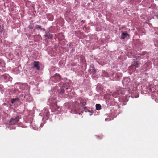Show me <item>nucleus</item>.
<instances>
[{
	"mask_svg": "<svg viewBox=\"0 0 158 158\" xmlns=\"http://www.w3.org/2000/svg\"><path fill=\"white\" fill-rule=\"evenodd\" d=\"M49 102L52 104H53L51 106V108L53 111H55L59 108V107H58L56 104V101L54 98H50L49 99Z\"/></svg>",
	"mask_w": 158,
	"mask_h": 158,
	"instance_id": "1",
	"label": "nucleus"
},
{
	"mask_svg": "<svg viewBox=\"0 0 158 158\" xmlns=\"http://www.w3.org/2000/svg\"><path fill=\"white\" fill-rule=\"evenodd\" d=\"M90 70L93 73H94L96 72V69H91Z\"/></svg>",
	"mask_w": 158,
	"mask_h": 158,
	"instance_id": "16",
	"label": "nucleus"
},
{
	"mask_svg": "<svg viewBox=\"0 0 158 158\" xmlns=\"http://www.w3.org/2000/svg\"><path fill=\"white\" fill-rule=\"evenodd\" d=\"M66 89L67 90V92H70L71 91V89L69 88H66Z\"/></svg>",
	"mask_w": 158,
	"mask_h": 158,
	"instance_id": "18",
	"label": "nucleus"
},
{
	"mask_svg": "<svg viewBox=\"0 0 158 158\" xmlns=\"http://www.w3.org/2000/svg\"><path fill=\"white\" fill-rule=\"evenodd\" d=\"M61 77L58 74H56L51 78V80L54 82H59L60 80Z\"/></svg>",
	"mask_w": 158,
	"mask_h": 158,
	"instance_id": "4",
	"label": "nucleus"
},
{
	"mask_svg": "<svg viewBox=\"0 0 158 158\" xmlns=\"http://www.w3.org/2000/svg\"><path fill=\"white\" fill-rule=\"evenodd\" d=\"M42 113L44 117H46L48 118L49 115V112L48 109H44L42 110Z\"/></svg>",
	"mask_w": 158,
	"mask_h": 158,
	"instance_id": "6",
	"label": "nucleus"
},
{
	"mask_svg": "<svg viewBox=\"0 0 158 158\" xmlns=\"http://www.w3.org/2000/svg\"><path fill=\"white\" fill-rule=\"evenodd\" d=\"M15 101H16V99H13L11 100V103L12 104L14 103Z\"/></svg>",
	"mask_w": 158,
	"mask_h": 158,
	"instance_id": "20",
	"label": "nucleus"
},
{
	"mask_svg": "<svg viewBox=\"0 0 158 158\" xmlns=\"http://www.w3.org/2000/svg\"><path fill=\"white\" fill-rule=\"evenodd\" d=\"M20 118L19 116H17L15 118H12L9 121V124L11 125L16 124L18 122Z\"/></svg>",
	"mask_w": 158,
	"mask_h": 158,
	"instance_id": "3",
	"label": "nucleus"
},
{
	"mask_svg": "<svg viewBox=\"0 0 158 158\" xmlns=\"http://www.w3.org/2000/svg\"><path fill=\"white\" fill-rule=\"evenodd\" d=\"M47 17L48 19L50 21H52L53 19V16L51 14H48L47 15Z\"/></svg>",
	"mask_w": 158,
	"mask_h": 158,
	"instance_id": "9",
	"label": "nucleus"
},
{
	"mask_svg": "<svg viewBox=\"0 0 158 158\" xmlns=\"http://www.w3.org/2000/svg\"><path fill=\"white\" fill-rule=\"evenodd\" d=\"M87 99L83 98H79L76 101L75 103L76 104H79L82 106H85L86 104V102Z\"/></svg>",
	"mask_w": 158,
	"mask_h": 158,
	"instance_id": "2",
	"label": "nucleus"
},
{
	"mask_svg": "<svg viewBox=\"0 0 158 158\" xmlns=\"http://www.w3.org/2000/svg\"><path fill=\"white\" fill-rule=\"evenodd\" d=\"M132 66H135L136 67L138 68L139 67V64L138 63V62L137 61H134V62L133 64L132 65Z\"/></svg>",
	"mask_w": 158,
	"mask_h": 158,
	"instance_id": "13",
	"label": "nucleus"
},
{
	"mask_svg": "<svg viewBox=\"0 0 158 158\" xmlns=\"http://www.w3.org/2000/svg\"><path fill=\"white\" fill-rule=\"evenodd\" d=\"M2 77L5 80L7 81L8 79V75L5 74Z\"/></svg>",
	"mask_w": 158,
	"mask_h": 158,
	"instance_id": "14",
	"label": "nucleus"
},
{
	"mask_svg": "<svg viewBox=\"0 0 158 158\" xmlns=\"http://www.w3.org/2000/svg\"><path fill=\"white\" fill-rule=\"evenodd\" d=\"M90 68V70L91 69H94V65L93 64L91 65Z\"/></svg>",
	"mask_w": 158,
	"mask_h": 158,
	"instance_id": "21",
	"label": "nucleus"
},
{
	"mask_svg": "<svg viewBox=\"0 0 158 158\" xmlns=\"http://www.w3.org/2000/svg\"><path fill=\"white\" fill-rule=\"evenodd\" d=\"M3 28L0 25V35H1L2 32Z\"/></svg>",
	"mask_w": 158,
	"mask_h": 158,
	"instance_id": "17",
	"label": "nucleus"
},
{
	"mask_svg": "<svg viewBox=\"0 0 158 158\" xmlns=\"http://www.w3.org/2000/svg\"><path fill=\"white\" fill-rule=\"evenodd\" d=\"M152 96L156 102H158V91H155L152 94Z\"/></svg>",
	"mask_w": 158,
	"mask_h": 158,
	"instance_id": "5",
	"label": "nucleus"
},
{
	"mask_svg": "<svg viewBox=\"0 0 158 158\" xmlns=\"http://www.w3.org/2000/svg\"><path fill=\"white\" fill-rule=\"evenodd\" d=\"M65 90L64 89L61 88L60 89L59 91V93L60 94H63L64 93Z\"/></svg>",
	"mask_w": 158,
	"mask_h": 158,
	"instance_id": "15",
	"label": "nucleus"
},
{
	"mask_svg": "<svg viewBox=\"0 0 158 158\" xmlns=\"http://www.w3.org/2000/svg\"><path fill=\"white\" fill-rule=\"evenodd\" d=\"M127 36H128V37H129L128 34L125 31L121 33V39L124 40Z\"/></svg>",
	"mask_w": 158,
	"mask_h": 158,
	"instance_id": "7",
	"label": "nucleus"
},
{
	"mask_svg": "<svg viewBox=\"0 0 158 158\" xmlns=\"http://www.w3.org/2000/svg\"><path fill=\"white\" fill-rule=\"evenodd\" d=\"M35 28L37 29L38 30H39V29H41L42 31H45V29L44 28H42L41 27V26H40L39 25H36L35 27Z\"/></svg>",
	"mask_w": 158,
	"mask_h": 158,
	"instance_id": "11",
	"label": "nucleus"
},
{
	"mask_svg": "<svg viewBox=\"0 0 158 158\" xmlns=\"http://www.w3.org/2000/svg\"><path fill=\"white\" fill-rule=\"evenodd\" d=\"M156 17L158 19V14L156 15Z\"/></svg>",
	"mask_w": 158,
	"mask_h": 158,
	"instance_id": "22",
	"label": "nucleus"
},
{
	"mask_svg": "<svg viewBox=\"0 0 158 158\" xmlns=\"http://www.w3.org/2000/svg\"><path fill=\"white\" fill-rule=\"evenodd\" d=\"M34 67L36 68L37 70H39L40 68V67L39 66V61H35L34 63Z\"/></svg>",
	"mask_w": 158,
	"mask_h": 158,
	"instance_id": "8",
	"label": "nucleus"
},
{
	"mask_svg": "<svg viewBox=\"0 0 158 158\" xmlns=\"http://www.w3.org/2000/svg\"><path fill=\"white\" fill-rule=\"evenodd\" d=\"M45 36L47 37L48 39L52 38L53 37V35L51 34H48L47 33L45 35Z\"/></svg>",
	"mask_w": 158,
	"mask_h": 158,
	"instance_id": "10",
	"label": "nucleus"
},
{
	"mask_svg": "<svg viewBox=\"0 0 158 158\" xmlns=\"http://www.w3.org/2000/svg\"><path fill=\"white\" fill-rule=\"evenodd\" d=\"M33 26L32 25V24H30L28 27V28L30 29L33 28Z\"/></svg>",
	"mask_w": 158,
	"mask_h": 158,
	"instance_id": "19",
	"label": "nucleus"
},
{
	"mask_svg": "<svg viewBox=\"0 0 158 158\" xmlns=\"http://www.w3.org/2000/svg\"><path fill=\"white\" fill-rule=\"evenodd\" d=\"M96 108L97 110H99L101 109V105L98 104H96Z\"/></svg>",
	"mask_w": 158,
	"mask_h": 158,
	"instance_id": "12",
	"label": "nucleus"
}]
</instances>
